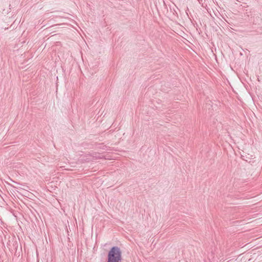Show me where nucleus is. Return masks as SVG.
<instances>
[{"instance_id":"f257e3e1","label":"nucleus","mask_w":262,"mask_h":262,"mask_svg":"<svg viewBox=\"0 0 262 262\" xmlns=\"http://www.w3.org/2000/svg\"><path fill=\"white\" fill-rule=\"evenodd\" d=\"M122 252L117 246L112 247L108 252L106 262H121Z\"/></svg>"}]
</instances>
